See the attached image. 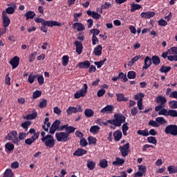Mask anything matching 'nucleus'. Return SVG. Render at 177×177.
Returning a JSON list of instances; mask_svg holds the SVG:
<instances>
[{
	"label": "nucleus",
	"instance_id": "nucleus-1",
	"mask_svg": "<svg viewBox=\"0 0 177 177\" xmlns=\"http://www.w3.org/2000/svg\"><path fill=\"white\" fill-rule=\"evenodd\" d=\"M113 118H115L112 120H108L107 122L116 127H120L122 124L126 122V117L122 113H115V115H113Z\"/></svg>",
	"mask_w": 177,
	"mask_h": 177
},
{
	"label": "nucleus",
	"instance_id": "nucleus-2",
	"mask_svg": "<svg viewBox=\"0 0 177 177\" xmlns=\"http://www.w3.org/2000/svg\"><path fill=\"white\" fill-rule=\"evenodd\" d=\"M34 20L37 24H41L42 26L50 28L54 26L60 27L62 26L61 23L57 21H46L44 19L39 17H35Z\"/></svg>",
	"mask_w": 177,
	"mask_h": 177
},
{
	"label": "nucleus",
	"instance_id": "nucleus-3",
	"mask_svg": "<svg viewBox=\"0 0 177 177\" xmlns=\"http://www.w3.org/2000/svg\"><path fill=\"white\" fill-rule=\"evenodd\" d=\"M155 102L159 105L155 106V111L158 112L162 109L165 108L166 103L167 102V100L166 97L159 95L155 98Z\"/></svg>",
	"mask_w": 177,
	"mask_h": 177
},
{
	"label": "nucleus",
	"instance_id": "nucleus-4",
	"mask_svg": "<svg viewBox=\"0 0 177 177\" xmlns=\"http://www.w3.org/2000/svg\"><path fill=\"white\" fill-rule=\"evenodd\" d=\"M41 142L48 148H53L55 145V139L51 134H48L46 137L41 138Z\"/></svg>",
	"mask_w": 177,
	"mask_h": 177
},
{
	"label": "nucleus",
	"instance_id": "nucleus-5",
	"mask_svg": "<svg viewBox=\"0 0 177 177\" xmlns=\"http://www.w3.org/2000/svg\"><path fill=\"white\" fill-rule=\"evenodd\" d=\"M55 137L58 142H66L71 140V136L64 131L57 132Z\"/></svg>",
	"mask_w": 177,
	"mask_h": 177
},
{
	"label": "nucleus",
	"instance_id": "nucleus-6",
	"mask_svg": "<svg viewBox=\"0 0 177 177\" xmlns=\"http://www.w3.org/2000/svg\"><path fill=\"white\" fill-rule=\"evenodd\" d=\"M165 133L167 135L177 136V125L176 124L167 125L165 128Z\"/></svg>",
	"mask_w": 177,
	"mask_h": 177
},
{
	"label": "nucleus",
	"instance_id": "nucleus-7",
	"mask_svg": "<svg viewBox=\"0 0 177 177\" xmlns=\"http://www.w3.org/2000/svg\"><path fill=\"white\" fill-rule=\"evenodd\" d=\"M6 138L8 140H12V143L16 145L17 146L19 145V138L17 137V131L15 130L11 131L8 133L6 136Z\"/></svg>",
	"mask_w": 177,
	"mask_h": 177
},
{
	"label": "nucleus",
	"instance_id": "nucleus-8",
	"mask_svg": "<svg viewBox=\"0 0 177 177\" xmlns=\"http://www.w3.org/2000/svg\"><path fill=\"white\" fill-rule=\"evenodd\" d=\"M88 87L87 84H83V88H80V90L75 93V99H80L81 97H85L88 92Z\"/></svg>",
	"mask_w": 177,
	"mask_h": 177
},
{
	"label": "nucleus",
	"instance_id": "nucleus-9",
	"mask_svg": "<svg viewBox=\"0 0 177 177\" xmlns=\"http://www.w3.org/2000/svg\"><path fill=\"white\" fill-rule=\"evenodd\" d=\"M119 150H120V153L122 157H126L129 155L130 150V144L127 142L122 146L119 147Z\"/></svg>",
	"mask_w": 177,
	"mask_h": 177
},
{
	"label": "nucleus",
	"instance_id": "nucleus-10",
	"mask_svg": "<svg viewBox=\"0 0 177 177\" xmlns=\"http://www.w3.org/2000/svg\"><path fill=\"white\" fill-rule=\"evenodd\" d=\"M40 132L37 131L35 133V135L32 136L30 138H28L25 140L26 145L28 146H31L35 140H37L39 138Z\"/></svg>",
	"mask_w": 177,
	"mask_h": 177
},
{
	"label": "nucleus",
	"instance_id": "nucleus-11",
	"mask_svg": "<svg viewBox=\"0 0 177 177\" xmlns=\"http://www.w3.org/2000/svg\"><path fill=\"white\" fill-rule=\"evenodd\" d=\"M82 106L80 105L77 106V107L75 106H69L66 111L67 115H71L73 113H77L79 112H82Z\"/></svg>",
	"mask_w": 177,
	"mask_h": 177
},
{
	"label": "nucleus",
	"instance_id": "nucleus-12",
	"mask_svg": "<svg viewBox=\"0 0 177 177\" xmlns=\"http://www.w3.org/2000/svg\"><path fill=\"white\" fill-rule=\"evenodd\" d=\"M152 65V59L149 56H146L144 59V65L142 66V71L147 70Z\"/></svg>",
	"mask_w": 177,
	"mask_h": 177
},
{
	"label": "nucleus",
	"instance_id": "nucleus-13",
	"mask_svg": "<svg viewBox=\"0 0 177 177\" xmlns=\"http://www.w3.org/2000/svg\"><path fill=\"white\" fill-rule=\"evenodd\" d=\"M114 111V106L112 104H108L105 107L102 108L101 111H100L101 113H106L110 114L112 113Z\"/></svg>",
	"mask_w": 177,
	"mask_h": 177
},
{
	"label": "nucleus",
	"instance_id": "nucleus-14",
	"mask_svg": "<svg viewBox=\"0 0 177 177\" xmlns=\"http://www.w3.org/2000/svg\"><path fill=\"white\" fill-rule=\"evenodd\" d=\"M20 58L15 56L10 61V64L12 66V69L17 68L19 65Z\"/></svg>",
	"mask_w": 177,
	"mask_h": 177
},
{
	"label": "nucleus",
	"instance_id": "nucleus-15",
	"mask_svg": "<svg viewBox=\"0 0 177 177\" xmlns=\"http://www.w3.org/2000/svg\"><path fill=\"white\" fill-rule=\"evenodd\" d=\"M156 15V13L154 12L149 11V12H142L140 14V17L142 19H150L151 18L154 17Z\"/></svg>",
	"mask_w": 177,
	"mask_h": 177
},
{
	"label": "nucleus",
	"instance_id": "nucleus-16",
	"mask_svg": "<svg viewBox=\"0 0 177 177\" xmlns=\"http://www.w3.org/2000/svg\"><path fill=\"white\" fill-rule=\"evenodd\" d=\"M73 28L77 30V32H82L85 30V26L82 23L75 22L73 24Z\"/></svg>",
	"mask_w": 177,
	"mask_h": 177
},
{
	"label": "nucleus",
	"instance_id": "nucleus-17",
	"mask_svg": "<svg viewBox=\"0 0 177 177\" xmlns=\"http://www.w3.org/2000/svg\"><path fill=\"white\" fill-rule=\"evenodd\" d=\"M2 17H3V27L5 28H8L9 25L10 24V19L6 15V12H2Z\"/></svg>",
	"mask_w": 177,
	"mask_h": 177
},
{
	"label": "nucleus",
	"instance_id": "nucleus-18",
	"mask_svg": "<svg viewBox=\"0 0 177 177\" xmlns=\"http://www.w3.org/2000/svg\"><path fill=\"white\" fill-rule=\"evenodd\" d=\"M91 66V62L88 60H86L84 62H79L77 64V67L80 69H86L89 68Z\"/></svg>",
	"mask_w": 177,
	"mask_h": 177
},
{
	"label": "nucleus",
	"instance_id": "nucleus-19",
	"mask_svg": "<svg viewBox=\"0 0 177 177\" xmlns=\"http://www.w3.org/2000/svg\"><path fill=\"white\" fill-rule=\"evenodd\" d=\"M75 46H76V53H77L78 55H81L84 48L82 43L79 41H75Z\"/></svg>",
	"mask_w": 177,
	"mask_h": 177
},
{
	"label": "nucleus",
	"instance_id": "nucleus-20",
	"mask_svg": "<svg viewBox=\"0 0 177 177\" xmlns=\"http://www.w3.org/2000/svg\"><path fill=\"white\" fill-rule=\"evenodd\" d=\"M87 15L93 17L95 20H99L101 17V15L95 12V11H91L90 10H87Z\"/></svg>",
	"mask_w": 177,
	"mask_h": 177
},
{
	"label": "nucleus",
	"instance_id": "nucleus-21",
	"mask_svg": "<svg viewBox=\"0 0 177 177\" xmlns=\"http://www.w3.org/2000/svg\"><path fill=\"white\" fill-rule=\"evenodd\" d=\"M87 153V150L81 149V148H77L76 151L73 153V155L75 156H83L84 155H86Z\"/></svg>",
	"mask_w": 177,
	"mask_h": 177
},
{
	"label": "nucleus",
	"instance_id": "nucleus-22",
	"mask_svg": "<svg viewBox=\"0 0 177 177\" xmlns=\"http://www.w3.org/2000/svg\"><path fill=\"white\" fill-rule=\"evenodd\" d=\"M130 12H134L142 9V6L138 3H132L130 4Z\"/></svg>",
	"mask_w": 177,
	"mask_h": 177
},
{
	"label": "nucleus",
	"instance_id": "nucleus-23",
	"mask_svg": "<svg viewBox=\"0 0 177 177\" xmlns=\"http://www.w3.org/2000/svg\"><path fill=\"white\" fill-rule=\"evenodd\" d=\"M102 45H98L94 48V50H93V53H94V55L97 57H100L102 55Z\"/></svg>",
	"mask_w": 177,
	"mask_h": 177
},
{
	"label": "nucleus",
	"instance_id": "nucleus-24",
	"mask_svg": "<svg viewBox=\"0 0 177 177\" xmlns=\"http://www.w3.org/2000/svg\"><path fill=\"white\" fill-rule=\"evenodd\" d=\"M113 138L115 142H119L122 138V133L120 130H116L113 132Z\"/></svg>",
	"mask_w": 177,
	"mask_h": 177
},
{
	"label": "nucleus",
	"instance_id": "nucleus-25",
	"mask_svg": "<svg viewBox=\"0 0 177 177\" xmlns=\"http://www.w3.org/2000/svg\"><path fill=\"white\" fill-rule=\"evenodd\" d=\"M50 122H49V118L48 117H46L45 118V120L44 122V124L42 125V129L48 132V129L50 128Z\"/></svg>",
	"mask_w": 177,
	"mask_h": 177
},
{
	"label": "nucleus",
	"instance_id": "nucleus-26",
	"mask_svg": "<svg viewBox=\"0 0 177 177\" xmlns=\"http://www.w3.org/2000/svg\"><path fill=\"white\" fill-rule=\"evenodd\" d=\"M125 162L124 159H122L120 157H117L115 161L112 162V165L115 166H122Z\"/></svg>",
	"mask_w": 177,
	"mask_h": 177
},
{
	"label": "nucleus",
	"instance_id": "nucleus-27",
	"mask_svg": "<svg viewBox=\"0 0 177 177\" xmlns=\"http://www.w3.org/2000/svg\"><path fill=\"white\" fill-rule=\"evenodd\" d=\"M116 97L118 102H127L129 101L128 97H124L123 93H116Z\"/></svg>",
	"mask_w": 177,
	"mask_h": 177
},
{
	"label": "nucleus",
	"instance_id": "nucleus-28",
	"mask_svg": "<svg viewBox=\"0 0 177 177\" xmlns=\"http://www.w3.org/2000/svg\"><path fill=\"white\" fill-rule=\"evenodd\" d=\"M151 63L154 65V66H158L160 65L161 61H160V57L158 56V55H153L151 57Z\"/></svg>",
	"mask_w": 177,
	"mask_h": 177
},
{
	"label": "nucleus",
	"instance_id": "nucleus-29",
	"mask_svg": "<svg viewBox=\"0 0 177 177\" xmlns=\"http://www.w3.org/2000/svg\"><path fill=\"white\" fill-rule=\"evenodd\" d=\"M140 58H142L141 55H138L133 57L131 61L129 62L128 66H132L136 62H138Z\"/></svg>",
	"mask_w": 177,
	"mask_h": 177
},
{
	"label": "nucleus",
	"instance_id": "nucleus-30",
	"mask_svg": "<svg viewBox=\"0 0 177 177\" xmlns=\"http://www.w3.org/2000/svg\"><path fill=\"white\" fill-rule=\"evenodd\" d=\"M171 70V67L169 66H161L160 68L159 69V71L162 73H167Z\"/></svg>",
	"mask_w": 177,
	"mask_h": 177
},
{
	"label": "nucleus",
	"instance_id": "nucleus-31",
	"mask_svg": "<svg viewBox=\"0 0 177 177\" xmlns=\"http://www.w3.org/2000/svg\"><path fill=\"white\" fill-rule=\"evenodd\" d=\"M137 134L143 137H147L149 136V130L148 129H145L143 130L139 129L137 131Z\"/></svg>",
	"mask_w": 177,
	"mask_h": 177
},
{
	"label": "nucleus",
	"instance_id": "nucleus-32",
	"mask_svg": "<svg viewBox=\"0 0 177 177\" xmlns=\"http://www.w3.org/2000/svg\"><path fill=\"white\" fill-rule=\"evenodd\" d=\"M156 122L159 124V127L160 125L167 124V121L164 118V117H157L156 118Z\"/></svg>",
	"mask_w": 177,
	"mask_h": 177
},
{
	"label": "nucleus",
	"instance_id": "nucleus-33",
	"mask_svg": "<svg viewBox=\"0 0 177 177\" xmlns=\"http://www.w3.org/2000/svg\"><path fill=\"white\" fill-rule=\"evenodd\" d=\"M36 14L33 11H28L25 14V17H26V21H28L29 19H32L35 18Z\"/></svg>",
	"mask_w": 177,
	"mask_h": 177
},
{
	"label": "nucleus",
	"instance_id": "nucleus-34",
	"mask_svg": "<svg viewBox=\"0 0 177 177\" xmlns=\"http://www.w3.org/2000/svg\"><path fill=\"white\" fill-rule=\"evenodd\" d=\"M5 149L6 152H8V151L11 152L15 149V145L11 142H7L5 145Z\"/></svg>",
	"mask_w": 177,
	"mask_h": 177
},
{
	"label": "nucleus",
	"instance_id": "nucleus-35",
	"mask_svg": "<svg viewBox=\"0 0 177 177\" xmlns=\"http://www.w3.org/2000/svg\"><path fill=\"white\" fill-rule=\"evenodd\" d=\"M167 171L169 174H174L177 173V166L169 165L167 167Z\"/></svg>",
	"mask_w": 177,
	"mask_h": 177
},
{
	"label": "nucleus",
	"instance_id": "nucleus-36",
	"mask_svg": "<svg viewBox=\"0 0 177 177\" xmlns=\"http://www.w3.org/2000/svg\"><path fill=\"white\" fill-rule=\"evenodd\" d=\"M158 115H163L165 117H168L169 110H167L164 107L161 108L159 111H158Z\"/></svg>",
	"mask_w": 177,
	"mask_h": 177
},
{
	"label": "nucleus",
	"instance_id": "nucleus-37",
	"mask_svg": "<svg viewBox=\"0 0 177 177\" xmlns=\"http://www.w3.org/2000/svg\"><path fill=\"white\" fill-rule=\"evenodd\" d=\"M96 162L93 160H87V168L90 170H93L95 168Z\"/></svg>",
	"mask_w": 177,
	"mask_h": 177
},
{
	"label": "nucleus",
	"instance_id": "nucleus-38",
	"mask_svg": "<svg viewBox=\"0 0 177 177\" xmlns=\"http://www.w3.org/2000/svg\"><path fill=\"white\" fill-rule=\"evenodd\" d=\"M37 117V112L35 111L30 114H28L25 118L28 120H35Z\"/></svg>",
	"mask_w": 177,
	"mask_h": 177
},
{
	"label": "nucleus",
	"instance_id": "nucleus-39",
	"mask_svg": "<svg viewBox=\"0 0 177 177\" xmlns=\"http://www.w3.org/2000/svg\"><path fill=\"white\" fill-rule=\"evenodd\" d=\"M168 106L171 109H177V100H170Z\"/></svg>",
	"mask_w": 177,
	"mask_h": 177
},
{
	"label": "nucleus",
	"instance_id": "nucleus-40",
	"mask_svg": "<svg viewBox=\"0 0 177 177\" xmlns=\"http://www.w3.org/2000/svg\"><path fill=\"white\" fill-rule=\"evenodd\" d=\"M100 167L102 169H106L108 167V161L106 159H102L100 160L99 163Z\"/></svg>",
	"mask_w": 177,
	"mask_h": 177
},
{
	"label": "nucleus",
	"instance_id": "nucleus-41",
	"mask_svg": "<svg viewBox=\"0 0 177 177\" xmlns=\"http://www.w3.org/2000/svg\"><path fill=\"white\" fill-rule=\"evenodd\" d=\"M94 115V111L91 109H86L84 110V115L87 118H91Z\"/></svg>",
	"mask_w": 177,
	"mask_h": 177
},
{
	"label": "nucleus",
	"instance_id": "nucleus-42",
	"mask_svg": "<svg viewBox=\"0 0 177 177\" xmlns=\"http://www.w3.org/2000/svg\"><path fill=\"white\" fill-rule=\"evenodd\" d=\"M119 79H120V80L126 83L128 82V78L127 77V74H124L123 72H120L119 73Z\"/></svg>",
	"mask_w": 177,
	"mask_h": 177
},
{
	"label": "nucleus",
	"instance_id": "nucleus-43",
	"mask_svg": "<svg viewBox=\"0 0 177 177\" xmlns=\"http://www.w3.org/2000/svg\"><path fill=\"white\" fill-rule=\"evenodd\" d=\"M148 126L154 127V128H158L160 127V124L157 122L156 120H150L148 122Z\"/></svg>",
	"mask_w": 177,
	"mask_h": 177
},
{
	"label": "nucleus",
	"instance_id": "nucleus-44",
	"mask_svg": "<svg viewBox=\"0 0 177 177\" xmlns=\"http://www.w3.org/2000/svg\"><path fill=\"white\" fill-rule=\"evenodd\" d=\"M100 127L97 125L91 126L90 127V133H98L100 131Z\"/></svg>",
	"mask_w": 177,
	"mask_h": 177
},
{
	"label": "nucleus",
	"instance_id": "nucleus-45",
	"mask_svg": "<svg viewBox=\"0 0 177 177\" xmlns=\"http://www.w3.org/2000/svg\"><path fill=\"white\" fill-rule=\"evenodd\" d=\"M147 140L150 144H153L154 145H157V140H156V137H154V136L147 137Z\"/></svg>",
	"mask_w": 177,
	"mask_h": 177
},
{
	"label": "nucleus",
	"instance_id": "nucleus-46",
	"mask_svg": "<svg viewBox=\"0 0 177 177\" xmlns=\"http://www.w3.org/2000/svg\"><path fill=\"white\" fill-rule=\"evenodd\" d=\"M87 140H88V145H96L97 140L96 138L93 137V136H88V138H87Z\"/></svg>",
	"mask_w": 177,
	"mask_h": 177
},
{
	"label": "nucleus",
	"instance_id": "nucleus-47",
	"mask_svg": "<svg viewBox=\"0 0 177 177\" xmlns=\"http://www.w3.org/2000/svg\"><path fill=\"white\" fill-rule=\"evenodd\" d=\"M127 77L129 80H134L136 77V73L133 71H130L127 73Z\"/></svg>",
	"mask_w": 177,
	"mask_h": 177
},
{
	"label": "nucleus",
	"instance_id": "nucleus-48",
	"mask_svg": "<svg viewBox=\"0 0 177 177\" xmlns=\"http://www.w3.org/2000/svg\"><path fill=\"white\" fill-rule=\"evenodd\" d=\"M76 130V128L73 127V126H67V128H66V133L70 136V134L71 133H73L75 132V131Z\"/></svg>",
	"mask_w": 177,
	"mask_h": 177
},
{
	"label": "nucleus",
	"instance_id": "nucleus-49",
	"mask_svg": "<svg viewBox=\"0 0 177 177\" xmlns=\"http://www.w3.org/2000/svg\"><path fill=\"white\" fill-rule=\"evenodd\" d=\"M145 97V94L143 93H139L135 95L134 100L138 101H143V98Z\"/></svg>",
	"mask_w": 177,
	"mask_h": 177
},
{
	"label": "nucleus",
	"instance_id": "nucleus-50",
	"mask_svg": "<svg viewBox=\"0 0 177 177\" xmlns=\"http://www.w3.org/2000/svg\"><path fill=\"white\" fill-rule=\"evenodd\" d=\"M168 116H170L171 118H177V110L169 109Z\"/></svg>",
	"mask_w": 177,
	"mask_h": 177
},
{
	"label": "nucleus",
	"instance_id": "nucleus-51",
	"mask_svg": "<svg viewBox=\"0 0 177 177\" xmlns=\"http://www.w3.org/2000/svg\"><path fill=\"white\" fill-rule=\"evenodd\" d=\"M30 124H31V122L30 121H26V122H24L21 124V127L24 128L25 131H27L28 129V127H30Z\"/></svg>",
	"mask_w": 177,
	"mask_h": 177
},
{
	"label": "nucleus",
	"instance_id": "nucleus-52",
	"mask_svg": "<svg viewBox=\"0 0 177 177\" xmlns=\"http://www.w3.org/2000/svg\"><path fill=\"white\" fill-rule=\"evenodd\" d=\"M168 53L172 55H177V47L174 46L168 49Z\"/></svg>",
	"mask_w": 177,
	"mask_h": 177
},
{
	"label": "nucleus",
	"instance_id": "nucleus-53",
	"mask_svg": "<svg viewBox=\"0 0 177 177\" xmlns=\"http://www.w3.org/2000/svg\"><path fill=\"white\" fill-rule=\"evenodd\" d=\"M69 62V57L68 55H64L62 57V65L64 66H68Z\"/></svg>",
	"mask_w": 177,
	"mask_h": 177
},
{
	"label": "nucleus",
	"instance_id": "nucleus-54",
	"mask_svg": "<svg viewBox=\"0 0 177 177\" xmlns=\"http://www.w3.org/2000/svg\"><path fill=\"white\" fill-rule=\"evenodd\" d=\"M42 95V92L41 91L39 90H36L32 95V97L33 99H37L39 97H40Z\"/></svg>",
	"mask_w": 177,
	"mask_h": 177
},
{
	"label": "nucleus",
	"instance_id": "nucleus-55",
	"mask_svg": "<svg viewBox=\"0 0 177 177\" xmlns=\"http://www.w3.org/2000/svg\"><path fill=\"white\" fill-rule=\"evenodd\" d=\"M3 177H14V174L11 169H6Z\"/></svg>",
	"mask_w": 177,
	"mask_h": 177
},
{
	"label": "nucleus",
	"instance_id": "nucleus-56",
	"mask_svg": "<svg viewBox=\"0 0 177 177\" xmlns=\"http://www.w3.org/2000/svg\"><path fill=\"white\" fill-rule=\"evenodd\" d=\"M158 24L159 26L161 27H166L168 25V23L167 21H165L163 19H160L158 21Z\"/></svg>",
	"mask_w": 177,
	"mask_h": 177
},
{
	"label": "nucleus",
	"instance_id": "nucleus-57",
	"mask_svg": "<svg viewBox=\"0 0 177 177\" xmlns=\"http://www.w3.org/2000/svg\"><path fill=\"white\" fill-rule=\"evenodd\" d=\"M37 77V75H35L32 76V73H30V74L29 75V76H28V82H29L30 84H33L34 82H35V80Z\"/></svg>",
	"mask_w": 177,
	"mask_h": 177
},
{
	"label": "nucleus",
	"instance_id": "nucleus-58",
	"mask_svg": "<svg viewBox=\"0 0 177 177\" xmlns=\"http://www.w3.org/2000/svg\"><path fill=\"white\" fill-rule=\"evenodd\" d=\"M61 124V120H56L52 124L53 127L57 129V131L59 129V126Z\"/></svg>",
	"mask_w": 177,
	"mask_h": 177
},
{
	"label": "nucleus",
	"instance_id": "nucleus-59",
	"mask_svg": "<svg viewBox=\"0 0 177 177\" xmlns=\"http://www.w3.org/2000/svg\"><path fill=\"white\" fill-rule=\"evenodd\" d=\"M82 16V12L74 13V15H73V17H74L73 22H78L79 21V18H80Z\"/></svg>",
	"mask_w": 177,
	"mask_h": 177
},
{
	"label": "nucleus",
	"instance_id": "nucleus-60",
	"mask_svg": "<svg viewBox=\"0 0 177 177\" xmlns=\"http://www.w3.org/2000/svg\"><path fill=\"white\" fill-rule=\"evenodd\" d=\"M37 81L40 86L43 85L44 84V77L43 75H37Z\"/></svg>",
	"mask_w": 177,
	"mask_h": 177
},
{
	"label": "nucleus",
	"instance_id": "nucleus-61",
	"mask_svg": "<svg viewBox=\"0 0 177 177\" xmlns=\"http://www.w3.org/2000/svg\"><path fill=\"white\" fill-rule=\"evenodd\" d=\"M37 52H33L32 53L30 54V55L29 56L30 63H32L35 60V57L37 56Z\"/></svg>",
	"mask_w": 177,
	"mask_h": 177
},
{
	"label": "nucleus",
	"instance_id": "nucleus-62",
	"mask_svg": "<svg viewBox=\"0 0 177 177\" xmlns=\"http://www.w3.org/2000/svg\"><path fill=\"white\" fill-rule=\"evenodd\" d=\"M46 105H47V100L43 99V100L40 102V103H39V107L40 109H43V108H45V107L46 106Z\"/></svg>",
	"mask_w": 177,
	"mask_h": 177
},
{
	"label": "nucleus",
	"instance_id": "nucleus-63",
	"mask_svg": "<svg viewBox=\"0 0 177 177\" xmlns=\"http://www.w3.org/2000/svg\"><path fill=\"white\" fill-rule=\"evenodd\" d=\"M88 145V142L87 140L85 139V138H80V146L85 147Z\"/></svg>",
	"mask_w": 177,
	"mask_h": 177
},
{
	"label": "nucleus",
	"instance_id": "nucleus-64",
	"mask_svg": "<svg viewBox=\"0 0 177 177\" xmlns=\"http://www.w3.org/2000/svg\"><path fill=\"white\" fill-rule=\"evenodd\" d=\"M167 60L169 62H177V55L167 56Z\"/></svg>",
	"mask_w": 177,
	"mask_h": 177
}]
</instances>
